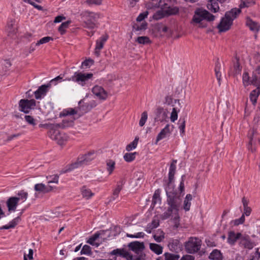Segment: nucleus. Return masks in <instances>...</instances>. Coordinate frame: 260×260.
<instances>
[{"label": "nucleus", "mask_w": 260, "mask_h": 260, "mask_svg": "<svg viewBox=\"0 0 260 260\" xmlns=\"http://www.w3.org/2000/svg\"><path fill=\"white\" fill-rule=\"evenodd\" d=\"M167 196V203L169 205L167 211L164 213V218L166 219L170 217L173 212H178L182 202L180 195L175 190L174 187H165Z\"/></svg>", "instance_id": "nucleus-1"}, {"label": "nucleus", "mask_w": 260, "mask_h": 260, "mask_svg": "<svg viewBox=\"0 0 260 260\" xmlns=\"http://www.w3.org/2000/svg\"><path fill=\"white\" fill-rule=\"evenodd\" d=\"M215 16L210 14L208 11L202 8H198L196 10L192 19V23L200 27H205L206 24L205 20L208 21H213Z\"/></svg>", "instance_id": "nucleus-2"}, {"label": "nucleus", "mask_w": 260, "mask_h": 260, "mask_svg": "<svg viewBox=\"0 0 260 260\" xmlns=\"http://www.w3.org/2000/svg\"><path fill=\"white\" fill-rule=\"evenodd\" d=\"M241 13L240 9L234 8L227 12L224 17L222 18L218 25L219 31H225L229 30L233 23V20Z\"/></svg>", "instance_id": "nucleus-3"}, {"label": "nucleus", "mask_w": 260, "mask_h": 260, "mask_svg": "<svg viewBox=\"0 0 260 260\" xmlns=\"http://www.w3.org/2000/svg\"><path fill=\"white\" fill-rule=\"evenodd\" d=\"M28 194L24 190L19 191L16 197L9 198L7 202V206L9 212L16 211L19 202L24 203L27 199Z\"/></svg>", "instance_id": "nucleus-4"}, {"label": "nucleus", "mask_w": 260, "mask_h": 260, "mask_svg": "<svg viewBox=\"0 0 260 260\" xmlns=\"http://www.w3.org/2000/svg\"><path fill=\"white\" fill-rule=\"evenodd\" d=\"M83 19V26L89 29H94L98 27V14L92 12H85L82 14Z\"/></svg>", "instance_id": "nucleus-5"}, {"label": "nucleus", "mask_w": 260, "mask_h": 260, "mask_svg": "<svg viewBox=\"0 0 260 260\" xmlns=\"http://www.w3.org/2000/svg\"><path fill=\"white\" fill-rule=\"evenodd\" d=\"M95 157L94 152H89L84 155L79 156L77 161L72 164L69 166V168L66 171H71L74 169L78 168L84 165H87L90 161L93 160Z\"/></svg>", "instance_id": "nucleus-6"}, {"label": "nucleus", "mask_w": 260, "mask_h": 260, "mask_svg": "<svg viewBox=\"0 0 260 260\" xmlns=\"http://www.w3.org/2000/svg\"><path fill=\"white\" fill-rule=\"evenodd\" d=\"M74 119L72 117H66L59 123H47L45 124H40V126H43L47 129L54 128H66L71 127L74 124Z\"/></svg>", "instance_id": "nucleus-7"}, {"label": "nucleus", "mask_w": 260, "mask_h": 260, "mask_svg": "<svg viewBox=\"0 0 260 260\" xmlns=\"http://www.w3.org/2000/svg\"><path fill=\"white\" fill-rule=\"evenodd\" d=\"M202 241L196 237H191L185 243V248L188 253L193 254L198 252L201 248Z\"/></svg>", "instance_id": "nucleus-8"}, {"label": "nucleus", "mask_w": 260, "mask_h": 260, "mask_svg": "<svg viewBox=\"0 0 260 260\" xmlns=\"http://www.w3.org/2000/svg\"><path fill=\"white\" fill-rule=\"evenodd\" d=\"M58 129H49V136L51 139L55 141L59 145H63L67 142L68 136L65 133L59 132Z\"/></svg>", "instance_id": "nucleus-9"}, {"label": "nucleus", "mask_w": 260, "mask_h": 260, "mask_svg": "<svg viewBox=\"0 0 260 260\" xmlns=\"http://www.w3.org/2000/svg\"><path fill=\"white\" fill-rule=\"evenodd\" d=\"M93 76L92 73H82L81 72H76L74 75L71 77L69 80H72L77 82L82 86L84 85L85 82L90 79Z\"/></svg>", "instance_id": "nucleus-10"}, {"label": "nucleus", "mask_w": 260, "mask_h": 260, "mask_svg": "<svg viewBox=\"0 0 260 260\" xmlns=\"http://www.w3.org/2000/svg\"><path fill=\"white\" fill-rule=\"evenodd\" d=\"M19 110L25 113H28L36 106L35 100L22 99L19 102Z\"/></svg>", "instance_id": "nucleus-11"}, {"label": "nucleus", "mask_w": 260, "mask_h": 260, "mask_svg": "<svg viewBox=\"0 0 260 260\" xmlns=\"http://www.w3.org/2000/svg\"><path fill=\"white\" fill-rule=\"evenodd\" d=\"M171 4L170 0H160L158 7L164 10L168 15L175 14L177 13L178 9L176 8L171 7Z\"/></svg>", "instance_id": "nucleus-12"}, {"label": "nucleus", "mask_w": 260, "mask_h": 260, "mask_svg": "<svg viewBox=\"0 0 260 260\" xmlns=\"http://www.w3.org/2000/svg\"><path fill=\"white\" fill-rule=\"evenodd\" d=\"M129 248L137 254L144 253L143 252L145 246L143 242L134 241L129 243L128 245Z\"/></svg>", "instance_id": "nucleus-13"}, {"label": "nucleus", "mask_w": 260, "mask_h": 260, "mask_svg": "<svg viewBox=\"0 0 260 260\" xmlns=\"http://www.w3.org/2000/svg\"><path fill=\"white\" fill-rule=\"evenodd\" d=\"M177 163V160H174L171 163L170 168H169V181L167 183V186L166 187H174V185L173 184V180L174 175L175 174L176 171V164Z\"/></svg>", "instance_id": "nucleus-14"}, {"label": "nucleus", "mask_w": 260, "mask_h": 260, "mask_svg": "<svg viewBox=\"0 0 260 260\" xmlns=\"http://www.w3.org/2000/svg\"><path fill=\"white\" fill-rule=\"evenodd\" d=\"M108 39L107 35L101 36L96 41V45L94 49V54L96 56H99L101 50L103 48L104 45Z\"/></svg>", "instance_id": "nucleus-15"}, {"label": "nucleus", "mask_w": 260, "mask_h": 260, "mask_svg": "<svg viewBox=\"0 0 260 260\" xmlns=\"http://www.w3.org/2000/svg\"><path fill=\"white\" fill-rule=\"evenodd\" d=\"M92 93L99 99L105 100L107 97V93L104 88L100 86L96 85L92 88Z\"/></svg>", "instance_id": "nucleus-16"}, {"label": "nucleus", "mask_w": 260, "mask_h": 260, "mask_svg": "<svg viewBox=\"0 0 260 260\" xmlns=\"http://www.w3.org/2000/svg\"><path fill=\"white\" fill-rule=\"evenodd\" d=\"M34 189L37 192L46 193L51 191L53 187L51 185H45L43 183H38L35 185Z\"/></svg>", "instance_id": "nucleus-17"}, {"label": "nucleus", "mask_w": 260, "mask_h": 260, "mask_svg": "<svg viewBox=\"0 0 260 260\" xmlns=\"http://www.w3.org/2000/svg\"><path fill=\"white\" fill-rule=\"evenodd\" d=\"M170 125L167 124L166 126L161 129L160 132L158 134L155 143L157 144L158 141L165 138L167 136L169 135L171 133V130L170 129Z\"/></svg>", "instance_id": "nucleus-18"}, {"label": "nucleus", "mask_w": 260, "mask_h": 260, "mask_svg": "<svg viewBox=\"0 0 260 260\" xmlns=\"http://www.w3.org/2000/svg\"><path fill=\"white\" fill-rule=\"evenodd\" d=\"M49 86L46 85H43L41 86L35 92V96L37 99H40L44 97L47 91Z\"/></svg>", "instance_id": "nucleus-19"}, {"label": "nucleus", "mask_w": 260, "mask_h": 260, "mask_svg": "<svg viewBox=\"0 0 260 260\" xmlns=\"http://www.w3.org/2000/svg\"><path fill=\"white\" fill-rule=\"evenodd\" d=\"M246 24L251 30L254 32L258 31L260 28V25L256 22L249 17L246 19Z\"/></svg>", "instance_id": "nucleus-20"}, {"label": "nucleus", "mask_w": 260, "mask_h": 260, "mask_svg": "<svg viewBox=\"0 0 260 260\" xmlns=\"http://www.w3.org/2000/svg\"><path fill=\"white\" fill-rule=\"evenodd\" d=\"M241 236V233H235L233 231H230L228 235V242L231 245H233L235 244L237 240L239 239Z\"/></svg>", "instance_id": "nucleus-21"}, {"label": "nucleus", "mask_w": 260, "mask_h": 260, "mask_svg": "<svg viewBox=\"0 0 260 260\" xmlns=\"http://www.w3.org/2000/svg\"><path fill=\"white\" fill-rule=\"evenodd\" d=\"M207 7L209 10L213 13L218 12L219 9L218 3L214 0H209Z\"/></svg>", "instance_id": "nucleus-22"}, {"label": "nucleus", "mask_w": 260, "mask_h": 260, "mask_svg": "<svg viewBox=\"0 0 260 260\" xmlns=\"http://www.w3.org/2000/svg\"><path fill=\"white\" fill-rule=\"evenodd\" d=\"M123 184L124 182L123 180H121L117 183L116 187L113 192L112 198L113 200H115L118 197L119 193L122 188Z\"/></svg>", "instance_id": "nucleus-23"}, {"label": "nucleus", "mask_w": 260, "mask_h": 260, "mask_svg": "<svg viewBox=\"0 0 260 260\" xmlns=\"http://www.w3.org/2000/svg\"><path fill=\"white\" fill-rule=\"evenodd\" d=\"M260 94V89L257 88L253 90L250 93L249 98L253 105L256 103L257 98Z\"/></svg>", "instance_id": "nucleus-24"}, {"label": "nucleus", "mask_w": 260, "mask_h": 260, "mask_svg": "<svg viewBox=\"0 0 260 260\" xmlns=\"http://www.w3.org/2000/svg\"><path fill=\"white\" fill-rule=\"evenodd\" d=\"M209 258L212 260H222L223 256L220 250L214 249L210 254Z\"/></svg>", "instance_id": "nucleus-25"}, {"label": "nucleus", "mask_w": 260, "mask_h": 260, "mask_svg": "<svg viewBox=\"0 0 260 260\" xmlns=\"http://www.w3.org/2000/svg\"><path fill=\"white\" fill-rule=\"evenodd\" d=\"M159 224V220L157 219H153L151 223L147 224L145 231L148 233H151L152 230L158 227Z\"/></svg>", "instance_id": "nucleus-26"}, {"label": "nucleus", "mask_w": 260, "mask_h": 260, "mask_svg": "<svg viewBox=\"0 0 260 260\" xmlns=\"http://www.w3.org/2000/svg\"><path fill=\"white\" fill-rule=\"evenodd\" d=\"M15 21L14 19H10L8 21L7 26L6 30L9 34V35H10L12 34H14L15 32Z\"/></svg>", "instance_id": "nucleus-27"}, {"label": "nucleus", "mask_w": 260, "mask_h": 260, "mask_svg": "<svg viewBox=\"0 0 260 260\" xmlns=\"http://www.w3.org/2000/svg\"><path fill=\"white\" fill-rule=\"evenodd\" d=\"M149 248L152 251L157 255L160 254L162 252V247L157 244L150 243Z\"/></svg>", "instance_id": "nucleus-28"}, {"label": "nucleus", "mask_w": 260, "mask_h": 260, "mask_svg": "<svg viewBox=\"0 0 260 260\" xmlns=\"http://www.w3.org/2000/svg\"><path fill=\"white\" fill-rule=\"evenodd\" d=\"M221 69H222V68H221V64L220 63V62H219V60H218L215 63L214 71H215L216 77L218 81L219 84H220V81H221Z\"/></svg>", "instance_id": "nucleus-29"}, {"label": "nucleus", "mask_w": 260, "mask_h": 260, "mask_svg": "<svg viewBox=\"0 0 260 260\" xmlns=\"http://www.w3.org/2000/svg\"><path fill=\"white\" fill-rule=\"evenodd\" d=\"M115 168V162L112 159L106 160V169L109 175H111Z\"/></svg>", "instance_id": "nucleus-30"}, {"label": "nucleus", "mask_w": 260, "mask_h": 260, "mask_svg": "<svg viewBox=\"0 0 260 260\" xmlns=\"http://www.w3.org/2000/svg\"><path fill=\"white\" fill-rule=\"evenodd\" d=\"M20 220V218L17 217L14 219H13L12 221H11L8 224L3 226L0 228L1 230L3 229H9L11 228H14L18 223Z\"/></svg>", "instance_id": "nucleus-31"}, {"label": "nucleus", "mask_w": 260, "mask_h": 260, "mask_svg": "<svg viewBox=\"0 0 260 260\" xmlns=\"http://www.w3.org/2000/svg\"><path fill=\"white\" fill-rule=\"evenodd\" d=\"M192 196L190 194H187L185 197L183 203V208L186 211H189L190 209L191 203L190 201L192 200Z\"/></svg>", "instance_id": "nucleus-32"}, {"label": "nucleus", "mask_w": 260, "mask_h": 260, "mask_svg": "<svg viewBox=\"0 0 260 260\" xmlns=\"http://www.w3.org/2000/svg\"><path fill=\"white\" fill-rule=\"evenodd\" d=\"M81 194L83 198H85L86 199H89L91 197L93 196V193H92L91 190L86 186H83L81 188Z\"/></svg>", "instance_id": "nucleus-33"}, {"label": "nucleus", "mask_w": 260, "mask_h": 260, "mask_svg": "<svg viewBox=\"0 0 260 260\" xmlns=\"http://www.w3.org/2000/svg\"><path fill=\"white\" fill-rule=\"evenodd\" d=\"M77 111H76L74 109L68 108L63 110L61 112H60L59 114V117H66L69 115H73L75 114H77Z\"/></svg>", "instance_id": "nucleus-34"}, {"label": "nucleus", "mask_w": 260, "mask_h": 260, "mask_svg": "<svg viewBox=\"0 0 260 260\" xmlns=\"http://www.w3.org/2000/svg\"><path fill=\"white\" fill-rule=\"evenodd\" d=\"M139 139V138L138 136L136 137L134 140L126 146V150L127 151H130L135 149L138 145Z\"/></svg>", "instance_id": "nucleus-35"}, {"label": "nucleus", "mask_w": 260, "mask_h": 260, "mask_svg": "<svg viewBox=\"0 0 260 260\" xmlns=\"http://www.w3.org/2000/svg\"><path fill=\"white\" fill-rule=\"evenodd\" d=\"M241 244L245 248L251 249L254 247V244L249 239L244 238L241 240Z\"/></svg>", "instance_id": "nucleus-36"}, {"label": "nucleus", "mask_w": 260, "mask_h": 260, "mask_svg": "<svg viewBox=\"0 0 260 260\" xmlns=\"http://www.w3.org/2000/svg\"><path fill=\"white\" fill-rule=\"evenodd\" d=\"M70 23V21H67L62 23L59 26L58 30L61 35H62L66 32V29L69 27Z\"/></svg>", "instance_id": "nucleus-37"}, {"label": "nucleus", "mask_w": 260, "mask_h": 260, "mask_svg": "<svg viewBox=\"0 0 260 260\" xmlns=\"http://www.w3.org/2000/svg\"><path fill=\"white\" fill-rule=\"evenodd\" d=\"M179 129L180 130V135L183 136L185 133V118H180L178 121Z\"/></svg>", "instance_id": "nucleus-38"}, {"label": "nucleus", "mask_w": 260, "mask_h": 260, "mask_svg": "<svg viewBox=\"0 0 260 260\" xmlns=\"http://www.w3.org/2000/svg\"><path fill=\"white\" fill-rule=\"evenodd\" d=\"M165 260H178L180 256L178 254L166 252L164 254Z\"/></svg>", "instance_id": "nucleus-39"}, {"label": "nucleus", "mask_w": 260, "mask_h": 260, "mask_svg": "<svg viewBox=\"0 0 260 260\" xmlns=\"http://www.w3.org/2000/svg\"><path fill=\"white\" fill-rule=\"evenodd\" d=\"M172 214H174V216H173V218L172 219V221L174 223V226L176 229H177L179 227L180 225V217L178 212H173Z\"/></svg>", "instance_id": "nucleus-40"}, {"label": "nucleus", "mask_w": 260, "mask_h": 260, "mask_svg": "<svg viewBox=\"0 0 260 260\" xmlns=\"http://www.w3.org/2000/svg\"><path fill=\"white\" fill-rule=\"evenodd\" d=\"M165 14H168L164 10H160L157 11L153 16V18L155 20H159L163 18Z\"/></svg>", "instance_id": "nucleus-41"}, {"label": "nucleus", "mask_w": 260, "mask_h": 260, "mask_svg": "<svg viewBox=\"0 0 260 260\" xmlns=\"http://www.w3.org/2000/svg\"><path fill=\"white\" fill-rule=\"evenodd\" d=\"M101 234L99 233H95L93 235H92L87 241V243L92 245H96V246H99V244H96L95 243V241L97 240L98 238L100 237Z\"/></svg>", "instance_id": "nucleus-42"}, {"label": "nucleus", "mask_w": 260, "mask_h": 260, "mask_svg": "<svg viewBox=\"0 0 260 260\" xmlns=\"http://www.w3.org/2000/svg\"><path fill=\"white\" fill-rule=\"evenodd\" d=\"M136 152L126 153L124 155L123 158L127 162H131L135 159Z\"/></svg>", "instance_id": "nucleus-43"}, {"label": "nucleus", "mask_w": 260, "mask_h": 260, "mask_svg": "<svg viewBox=\"0 0 260 260\" xmlns=\"http://www.w3.org/2000/svg\"><path fill=\"white\" fill-rule=\"evenodd\" d=\"M136 41L140 44H147L150 43V39L146 36L139 37L137 38Z\"/></svg>", "instance_id": "nucleus-44"}, {"label": "nucleus", "mask_w": 260, "mask_h": 260, "mask_svg": "<svg viewBox=\"0 0 260 260\" xmlns=\"http://www.w3.org/2000/svg\"><path fill=\"white\" fill-rule=\"evenodd\" d=\"M243 83L244 86L250 85V78L247 72H244L242 76Z\"/></svg>", "instance_id": "nucleus-45"}, {"label": "nucleus", "mask_w": 260, "mask_h": 260, "mask_svg": "<svg viewBox=\"0 0 260 260\" xmlns=\"http://www.w3.org/2000/svg\"><path fill=\"white\" fill-rule=\"evenodd\" d=\"M254 4L253 0H241V3L240 5V8H243L249 7Z\"/></svg>", "instance_id": "nucleus-46"}, {"label": "nucleus", "mask_w": 260, "mask_h": 260, "mask_svg": "<svg viewBox=\"0 0 260 260\" xmlns=\"http://www.w3.org/2000/svg\"><path fill=\"white\" fill-rule=\"evenodd\" d=\"M53 38L51 37H45L41 39L39 41L37 42L35 45V46H39L41 44H43L45 43H47L49 42L50 41H53Z\"/></svg>", "instance_id": "nucleus-47"}, {"label": "nucleus", "mask_w": 260, "mask_h": 260, "mask_svg": "<svg viewBox=\"0 0 260 260\" xmlns=\"http://www.w3.org/2000/svg\"><path fill=\"white\" fill-rule=\"evenodd\" d=\"M157 234H159V235H154L153 238L157 242H160L165 238L164 233L162 231L158 230Z\"/></svg>", "instance_id": "nucleus-48"}, {"label": "nucleus", "mask_w": 260, "mask_h": 260, "mask_svg": "<svg viewBox=\"0 0 260 260\" xmlns=\"http://www.w3.org/2000/svg\"><path fill=\"white\" fill-rule=\"evenodd\" d=\"M147 26V24L145 22H142L140 24H135L133 26L134 29L136 30H145L146 29Z\"/></svg>", "instance_id": "nucleus-49"}, {"label": "nucleus", "mask_w": 260, "mask_h": 260, "mask_svg": "<svg viewBox=\"0 0 260 260\" xmlns=\"http://www.w3.org/2000/svg\"><path fill=\"white\" fill-rule=\"evenodd\" d=\"M48 180V183H54L57 184L58 183L59 176L57 175H53L47 176Z\"/></svg>", "instance_id": "nucleus-50"}, {"label": "nucleus", "mask_w": 260, "mask_h": 260, "mask_svg": "<svg viewBox=\"0 0 260 260\" xmlns=\"http://www.w3.org/2000/svg\"><path fill=\"white\" fill-rule=\"evenodd\" d=\"M148 118L147 113L146 111L143 112L141 114V119L139 121V125L143 126L145 124Z\"/></svg>", "instance_id": "nucleus-51"}, {"label": "nucleus", "mask_w": 260, "mask_h": 260, "mask_svg": "<svg viewBox=\"0 0 260 260\" xmlns=\"http://www.w3.org/2000/svg\"><path fill=\"white\" fill-rule=\"evenodd\" d=\"M160 189H158L155 190V191L153 194V200H152V202L154 204H156L157 202H160Z\"/></svg>", "instance_id": "nucleus-52"}, {"label": "nucleus", "mask_w": 260, "mask_h": 260, "mask_svg": "<svg viewBox=\"0 0 260 260\" xmlns=\"http://www.w3.org/2000/svg\"><path fill=\"white\" fill-rule=\"evenodd\" d=\"M178 111L176 108H173L171 114L170 119L172 122H175L178 118Z\"/></svg>", "instance_id": "nucleus-53"}, {"label": "nucleus", "mask_w": 260, "mask_h": 260, "mask_svg": "<svg viewBox=\"0 0 260 260\" xmlns=\"http://www.w3.org/2000/svg\"><path fill=\"white\" fill-rule=\"evenodd\" d=\"M248 138L249 139V142L247 146V149L251 152H254V151H255L256 149L254 147L252 146L253 135H251L248 137Z\"/></svg>", "instance_id": "nucleus-54"}, {"label": "nucleus", "mask_w": 260, "mask_h": 260, "mask_svg": "<svg viewBox=\"0 0 260 260\" xmlns=\"http://www.w3.org/2000/svg\"><path fill=\"white\" fill-rule=\"evenodd\" d=\"M93 63V60L91 59H86L82 62L81 68L86 69L90 67Z\"/></svg>", "instance_id": "nucleus-55"}, {"label": "nucleus", "mask_w": 260, "mask_h": 260, "mask_svg": "<svg viewBox=\"0 0 260 260\" xmlns=\"http://www.w3.org/2000/svg\"><path fill=\"white\" fill-rule=\"evenodd\" d=\"M24 119L30 125L35 126L37 124L36 120L30 115H25L24 116Z\"/></svg>", "instance_id": "nucleus-56"}, {"label": "nucleus", "mask_w": 260, "mask_h": 260, "mask_svg": "<svg viewBox=\"0 0 260 260\" xmlns=\"http://www.w3.org/2000/svg\"><path fill=\"white\" fill-rule=\"evenodd\" d=\"M80 253L81 254H89L91 253L90 247L87 245H84Z\"/></svg>", "instance_id": "nucleus-57"}, {"label": "nucleus", "mask_w": 260, "mask_h": 260, "mask_svg": "<svg viewBox=\"0 0 260 260\" xmlns=\"http://www.w3.org/2000/svg\"><path fill=\"white\" fill-rule=\"evenodd\" d=\"M145 236V234L143 232H138L136 234H127L126 236L127 237L132 238H143Z\"/></svg>", "instance_id": "nucleus-58"}, {"label": "nucleus", "mask_w": 260, "mask_h": 260, "mask_svg": "<svg viewBox=\"0 0 260 260\" xmlns=\"http://www.w3.org/2000/svg\"><path fill=\"white\" fill-rule=\"evenodd\" d=\"M124 249H116L110 252L111 255H120L122 256Z\"/></svg>", "instance_id": "nucleus-59"}, {"label": "nucleus", "mask_w": 260, "mask_h": 260, "mask_svg": "<svg viewBox=\"0 0 260 260\" xmlns=\"http://www.w3.org/2000/svg\"><path fill=\"white\" fill-rule=\"evenodd\" d=\"M33 259V250L29 249L28 253L26 254H24V260H32Z\"/></svg>", "instance_id": "nucleus-60"}, {"label": "nucleus", "mask_w": 260, "mask_h": 260, "mask_svg": "<svg viewBox=\"0 0 260 260\" xmlns=\"http://www.w3.org/2000/svg\"><path fill=\"white\" fill-rule=\"evenodd\" d=\"M122 257L125 258L127 260H133V255L131 254L130 252L126 251L125 249H124Z\"/></svg>", "instance_id": "nucleus-61"}, {"label": "nucleus", "mask_w": 260, "mask_h": 260, "mask_svg": "<svg viewBox=\"0 0 260 260\" xmlns=\"http://www.w3.org/2000/svg\"><path fill=\"white\" fill-rule=\"evenodd\" d=\"M148 15V11H145L143 13H142L139 15V16L137 18V21L138 22H141L145 18L147 17Z\"/></svg>", "instance_id": "nucleus-62"}, {"label": "nucleus", "mask_w": 260, "mask_h": 260, "mask_svg": "<svg viewBox=\"0 0 260 260\" xmlns=\"http://www.w3.org/2000/svg\"><path fill=\"white\" fill-rule=\"evenodd\" d=\"M234 73L235 74H239L241 71V67H240V63L238 61H237L234 66Z\"/></svg>", "instance_id": "nucleus-63"}, {"label": "nucleus", "mask_w": 260, "mask_h": 260, "mask_svg": "<svg viewBox=\"0 0 260 260\" xmlns=\"http://www.w3.org/2000/svg\"><path fill=\"white\" fill-rule=\"evenodd\" d=\"M194 257L193 256L190 255H184L181 258V260H194Z\"/></svg>", "instance_id": "nucleus-64"}]
</instances>
